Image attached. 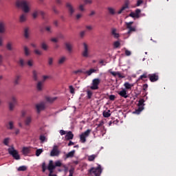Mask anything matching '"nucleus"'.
<instances>
[{"mask_svg": "<svg viewBox=\"0 0 176 176\" xmlns=\"http://www.w3.org/2000/svg\"><path fill=\"white\" fill-rule=\"evenodd\" d=\"M45 30L48 32V34H52L53 32V30H52V28L50 26L46 27Z\"/></svg>", "mask_w": 176, "mask_h": 176, "instance_id": "nucleus-57", "label": "nucleus"}, {"mask_svg": "<svg viewBox=\"0 0 176 176\" xmlns=\"http://www.w3.org/2000/svg\"><path fill=\"white\" fill-rule=\"evenodd\" d=\"M14 127L13 121H10L8 123V126H7V129H9L10 130H13V128Z\"/></svg>", "mask_w": 176, "mask_h": 176, "instance_id": "nucleus-40", "label": "nucleus"}, {"mask_svg": "<svg viewBox=\"0 0 176 176\" xmlns=\"http://www.w3.org/2000/svg\"><path fill=\"white\" fill-rule=\"evenodd\" d=\"M92 96H93V91H91V90H87V98L89 100H90Z\"/></svg>", "mask_w": 176, "mask_h": 176, "instance_id": "nucleus-38", "label": "nucleus"}, {"mask_svg": "<svg viewBox=\"0 0 176 176\" xmlns=\"http://www.w3.org/2000/svg\"><path fill=\"white\" fill-rule=\"evenodd\" d=\"M56 169V166L53 160H50L48 166H46V162H43L42 164V171L45 173L47 170L50 171V174H53L54 170Z\"/></svg>", "mask_w": 176, "mask_h": 176, "instance_id": "nucleus-3", "label": "nucleus"}, {"mask_svg": "<svg viewBox=\"0 0 176 176\" xmlns=\"http://www.w3.org/2000/svg\"><path fill=\"white\" fill-rule=\"evenodd\" d=\"M97 157L96 155H91L88 156V160L89 162H94V160Z\"/></svg>", "mask_w": 176, "mask_h": 176, "instance_id": "nucleus-39", "label": "nucleus"}, {"mask_svg": "<svg viewBox=\"0 0 176 176\" xmlns=\"http://www.w3.org/2000/svg\"><path fill=\"white\" fill-rule=\"evenodd\" d=\"M78 10H80V12H85V5L83 4H80L78 6Z\"/></svg>", "mask_w": 176, "mask_h": 176, "instance_id": "nucleus-51", "label": "nucleus"}, {"mask_svg": "<svg viewBox=\"0 0 176 176\" xmlns=\"http://www.w3.org/2000/svg\"><path fill=\"white\" fill-rule=\"evenodd\" d=\"M6 48L8 50H13L12 43H8L6 45Z\"/></svg>", "mask_w": 176, "mask_h": 176, "instance_id": "nucleus-46", "label": "nucleus"}, {"mask_svg": "<svg viewBox=\"0 0 176 176\" xmlns=\"http://www.w3.org/2000/svg\"><path fill=\"white\" fill-rule=\"evenodd\" d=\"M146 78H148V75L146 73H144L139 77L138 80H144V79H146Z\"/></svg>", "mask_w": 176, "mask_h": 176, "instance_id": "nucleus-41", "label": "nucleus"}, {"mask_svg": "<svg viewBox=\"0 0 176 176\" xmlns=\"http://www.w3.org/2000/svg\"><path fill=\"white\" fill-rule=\"evenodd\" d=\"M90 133H91V129H87L86 131L82 133V135H84L86 138L90 135Z\"/></svg>", "mask_w": 176, "mask_h": 176, "instance_id": "nucleus-34", "label": "nucleus"}, {"mask_svg": "<svg viewBox=\"0 0 176 176\" xmlns=\"http://www.w3.org/2000/svg\"><path fill=\"white\" fill-rule=\"evenodd\" d=\"M43 152V149L42 148H38L36 151V156H41V154Z\"/></svg>", "mask_w": 176, "mask_h": 176, "instance_id": "nucleus-44", "label": "nucleus"}, {"mask_svg": "<svg viewBox=\"0 0 176 176\" xmlns=\"http://www.w3.org/2000/svg\"><path fill=\"white\" fill-rule=\"evenodd\" d=\"M144 102H145V100L144 99H140L138 102V107H144Z\"/></svg>", "mask_w": 176, "mask_h": 176, "instance_id": "nucleus-48", "label": "nucleus"}, {"mask_svg": "<svg viewBox=\"0 0 176 176\" xmlns=\"http://www.w3.org/2000/svg\"><path fill=\"white\" fill-rule=\"evenodd\" d=\"M54 58L52 57L48 58V65H53Z\"/></svg>", "mask_w": 176, "mask_h": 176, "instance_id": "nucleus-58", "label": "nucleus"}, {"mask_svg": "<svg viewBox=\"0 0 176 176\" xmlns=\"http://www.w3.org/2000/svg\"><path fill=\"white\" fill-rule=\"evenodd\" d=\"M32 122V116H28L25 119V126H30L31 124V122Z\"/></svg>", "mask_w": 176, "mask_h": 176, "instance_id": "nucleus-21", "label": "nucleus"}, {"mask_svg": "<svg viewBox=\"0 0 176 176\" xmlns=\"http://www.w3.org/2000/svg\"><path fill=\"white\" fill-rule=\"evenodd\" d=\"M44 83L43 81H38L36 84V89L38 91H42L43 90Z\"/></svg>", "mask_w": 176, "mask_h": 176, "instance_id": "nucleus-17", "label": "nucleus"}, {"mask_svg": "<svg viewBox=\"0 0 176 176\" xmlns=\"http://www.w3.org/2000/svg\"><path fill=\"white\" fill-rule=\"evenodd\" d=\"M54 166H55V168L61 167V166H63V164L60 161H56V162H55Z\"/></svg>", "mask_w": 176, "mask_h": 176, "instance_id": "nucleus-50", "label": "nucleus"}, {"mask_svg": "<svg viewBox=\"0 0 176 176\" xmlns=\"http://www.w3.org/2000/svg\"><path fill=\"white\" fill-rule=\"evenodd\" d=\"M66 9L69 14V16H74V13H75V8L72 5V3L69 2H67L65 3Z\"/></svg>", "mask_w": 176, "mask_h": 176, "instance_id": "nucleus-8", "label": "nucleus"}, {"mask_svg": "<svg viewBox=\"0 0 176 176\" xmlns=\"http://www.w3.org/2000/svg\"><path fill=\"white\" fill-rule=\"evenodd\" d=\"M118 94L120 96V97H123V98H129V95H127V91L126 89H122L121 91L118 92Z\"/></svg>", "mask_w": 176, "mask_h": 176, "instance_id": "nucleus-14", "label": "nucleus"}, {"mask_svg": "<svg viewBox=\"0 0 176 176\" xmlns=\"http://www.w3.org/2000/svg\"><path fill=\"white\" fill-rule=\"evenodd\" d=\"M65 138L67 141H69V140H74V133H72V131L67 132V133L65 136Z\"/></svg>", "mask_w": 176, "mask_h": 176, "instance_id": "nucleus-19", "label": "nucleus"}, {"mask_svg": "<svg viewBox=\"0 0 176 176\" xmlns=\"http://www.w3.org/2000/svg\"><path fill=\"white\" fill-rule=\"evenodd\" d=\"M24 36L26 38H30L29 29L28 28L24 30Z\"/></svg>", "mask_w": 176, "mask_h": 176, "instance_id": "nucleus-35", "label": "nucleus"}, {"mask_svg": "<svg viewBox=\"0 0 176 176\" xmlns=\"http://www.w3.org/2000/svg\"><path fill=\"white\" fill-rule=\"evenodd\" d=\"M109 73L113 76H118V78H121L122 79L125 78V76H122V74H120V72H109Z\"/></svg>", "mask_w": 176, "mask_h": 176, "instance_id": "nucleus-18", "label": "nucleus"}, {"mask_svg": "<svg viewBox=\"0 0 176 176\" xmlns=\"http://www.w3.org/2000/svg\"><path fill=\"white\" fill-rule=\"evenodd\" d=\"M47 45L45 43H41V48L43 50H47Z\"/></svg>", "mask_w": 176, "mask_h": 176, "instance_id": "nucleus-49", "label": "nucleus"}, {"mask_svg": "<svg viewBox=\"0 0 176 176\" xmlns=\"http://www.w3.org/2000/svg\"><path fill=\"white\" fill-rule=\"evenodd\" d=\"M39 14H41V16H42V17H45V12H43L38 8H36L33 10L32 16L33 19H36L38 17V16H39Z\"/></svg>", "mask_w": 176, "mask_h": 176, "instance_id": "nucleus-10", "label": "nucleus"}, {"mask_svg": "<svg viewBox=\"0 0 176 176\" xmlns=\"http://www.w3.org/2000/svg\"><path fill=\"white\" fill-rule=\"evenodd\" d=\"M125 24L126 25L127 30H129V31L127 32L128 34H131V32H135V31H137L135 28L132 27L133 24H134V22H133V21L126 22Z\"/></svg>", "mask_w": 176, "mask_h": 176, "instance_id": "nucleus-11", "label": "nucleus"}, {"mask_svg": "<svg viewBox=\"0 0 176 176\" xmlns=\"http://www.w3.org/2000/svg\"><path fill=\"white\" fill-rule=\"evenodd\" d=\"M142 111H144V106H138V109L134 111V113L140 115Z\"/></svg>", "mask_w": 176, "mask_h": 176, "instance_id": "nucleus-27", "label": "nucleus"}, {"mask_svg": "<svg viewBox=\"0 0 176 176\" xmlns=\"http://www.w3.org/2000/svg\"><path fill=\"white\" fill-rule=\"evenodd\" d=\"M102 173L101 165H98L97 168H91L89 170L88 174L91 176H100Z\"/></svg>", "mask_w": 176, "mask_h": 176, "instance_id": "nucleus-5", "label": "nucleus"}, {"mask_svg": "<svg viewBox=\"0 0 176 176\" xmlns=\"http://www.w3.org/2000/svg\"><path fill=\"white\" fill-rule=\"evenodd\" d=\"M113 46L116 49H118V47H119V46H120V42H119V41L114 42Z\"/></svg>", "mask_w": 176, "mask_h": 176, "instance_id": "nucleus-55", "label": "nucleus"}, {"mask_svg": "<svg viewBox=\"0 0 176 176\" xmlns=\"http://www.w3.org/2000/svg\"><path fill=\"white\" fill-rule=\"evenodd\" d=\"M45 100L47 101V102H54V101L57 100V97L47 96Z\"/></svg>", "mask_w": 176, "mask_h": 176, "instance_id": "nucleus-23", "label": "nucleus"}, {"mask_svg": "<svg viewBox=\"0 0 176 176\" xmlns=\"http://www.w3.org/2000/svg\"><path fill=\"white\" fill-rule=\"evenodd\" d=\"M83 15L82 14H78L76 15V19L79 20V19L82 18Z\"/></svg>", "mask_w": 176, "mask_h": 176, "instance_id": "nucleus-64", "label": "nucleus"}, {"mask_svg": "<svg viewBox=\"0 0 176 176\" xmlns=\"http://www.w3.org/2000/svg\"><path fill=\"white\" fill-rule=\"evenodd\" d=\"M97 71H98V69H90L89 70L85 72V74H87V75H88V76H90V75H91V74H94Z\"/></svg>", "mask_w": 176, "mask_h": 176, "instance_id": "nucleus-25", "label": "nucleus"}, {"mask_svg": "<svg viewBox=\"0 0 176 176\" xmlns=\"http://www.w3.org/2000/svg\"><path fill=\"white\" fill-rule=\"evenodd\" d=\"M109 98L110 101H115V98H116V96L115 95H110L109 96Z\"/></svg>", "mask_w": 176, "mask_h": 176, "instance_id": "nucleus-60", "label": "nucleus"}, {"mask_svg": "<svg viewBox=\"0 0 176 176\" xmlns=\"http://www.w3.org/2000/svg\"><path fill=\"white\" fill-rule=\"evenodd\" d=\"M65 61H67V57L61 56L58 60V65H63V64H64V63H65Z\"/></svg>", "mask_w": 176, "mask_h": 176, "instance_id": "nucleus-20", "label": "nucleus"}, {"mask_svg": "<svg viewBox=\"0 0 176 176\" xmlns=\"http://www.w3.org/2000/svg\"><path fill=\"white\" fill-rule=\"evenodd\" d=\"M16 6L17 8H21L25 13H28L30 12V7H28V1L25 0H17L16 1Z\"/></svg>", "mask_w": 176, "mask_h": 176, "instance_id": "nucleus-2", "label": "nucleus"}, {"mask_svg": "<svg viewBox=\"0 0 176 176\" xmlns=\"http://www.w3.org/2000/svg\"><path fill=\"white\" fill-rule=\"evenodd\" d=\"M8 153L15 159V160H20V155H19V152L14 149V147H11L8 149Z\"/></svg>", "mask_w": 176, "mask_h": 176, "instance_id": "nucleus-6", "label": "nucleus"}, {"mask_svg": "<svg viewBox=\"0 0 176 176\" xmlns=\"http://www.w3.org/2000/svg\"><path fill=\"white\" fill-rule=\"evenodd\" d=\"M86 35V30L81 31L80 32V38H85V36Z\"/></svg>", "mask_w": 176, "mask_h": 176, "instance_id": "nucleus-59", "label": "nucleus"}, {"mask_svg": "<svg viewBox=\"0 0 176 176\" xmlns=\"http://www.w3.org/2000/svg\"><path fill=\"white\" fill-rule=\"evenodd\" d=\"M39 140H40L41 142L43 143L46 141V137L43 135H41Z\"/></svg>", "mask_w": 176, "mask_h": 176, "instance_id": "nucleus-47", "label": "nucleus"}, {"mask_svg": "<svg viewBox=\"0 0 176 176\" xmlns=\"http://www.w3.org/2000/svg\"><path fill=\"white\" fill-rule=\"evenodd\" d=\"M111 34L114 36V38H119L120 35L119 33H116V29L113 28L111 30Z\"/></svg>", "mask_w": 176, "mask_h": 176, "instance_id": "nucleus-32", "label": "nucleus"}, {"mask_svg": "<svg viewBox=\"0 0 176 176\" xmlns=\"http://www.w3.org/2000/svg\"><path fill=\"white\" fill-rule=\"evenodd\" d=\"M52 10L55 14H58V13H60V12L57 10V8L55 6H52Z\"/></svg>", "mask_w": 176, "mask_h": 176, "instance_id": "nucleus-56", "label": "nucleus"}, {"mask_svg": "<svg viewBox=\"0 0 176 176\" xmlns=\"http://www.w3.org/2000/svg\"><path fill=\"white\" fill-rule=\"evenodd\" d=\"M18 64L20 65V67H24V65H25V62L23 58H20L19 60L18 61Z\"/></svg>", "mask_w": 176, "mask_h": 176, "instance_id": "nucleus-33", "label": "nucleus"}, {"mask_svg": "<svg viewBox=\"0 0 176 176\" xmlns=\"http://www.w3.org/2000/svg\"><path fill=\"white\" fill-rule=\"evenodd\" d=\"M65 45L67 50H68L69 53H71L72 52V44L71 43H65Z\"/></svg>", "mask_w": 176, "mask_h": 176, "instance_id": "nucleus-24", "label": "nucleus"}, {"mask_svg": "<svg viewBox=\"0 0 176 176\" xmlns=\"http://www.w3.org/2000/svg\"><path fill=\"white\" fill-rule=\"evenodd\" d=\"M9 138H5L4 140H3V144H4V145H6V146H8V145H9Z\"/></svg>", "mask_w": 176, "mask_h": 176, "instance_id": "nucleus-54", "label": "nucleus"}, {"mask_svg": "<svg viewBox=\"0 0 176 176\" xmlns=\"http://www.w3.org/2000/svg\"><path fill=\"white\" fill-rule=\"evenodd\" d=\"M83 51L82 52V57L87 58L90 57V50H89V45L86 43H83Z\"/></svg>", "mask_w": 176, "mask_h": 176, "instance_id": "nucleus-7", "label": "nucleus"}, {"mask_svg": "<svg viewBox=\"0 0 176 176\" xmlns=\"http://www.w3.org/2000/svg\"><path fill=\"white\" fill-rule=\"evenodd\" d=\"M103 116L104 118H109V116H111V110L103 111Z\"/></svg>", "mask_w": 176, "mask_h": 176, "instance_id": "nucleus-36", "label": "nucleus"}, {"mask_svg": "<svg viewBox=\"0 0 176 176\" xmlns=\"http://www.w3.org/2000/svg\"><path fill=\"white\" fill-rule=\"evenodd\" d=\"M69 89L70 90L71 94H75V88H74V87L72 85H70L69 87Z\"/></svg>", "mask_w": 176, "mask_h": 176, "instance_id": "nucleus-53", "label": "nucleus"}, {"mask_svg": "<svg viewBox=\"0 0 176 176\" xmlns=\"http://www.w3.org/2000/svg\"><path fill=\"white\" fill-rule=\"evenodd\" d=\"M124 86L126 90H131V87H133L134 85L130 84L129 82H124Z\"/></svg>", "mask_w": 176, "mask_h": 176, "instance_id": "nucleus-26", "label": "nucleus"}, {"mask_svg": "<svg viewBox=\"0 0 176 176\" xmlns=\"http://www.w3.org/2000/svg\"><path fill=\"white\" fill-rule=\"evenodd\" d=\"M80 140L82 144H85V142H86V138L85 137V135H82L81 133V135H80Z\"/></svg>", "mask_w": 176, "mask_h": 176, "instance_id": "nucleus-43", "label": "nucleus"}, {"mask_svg": "<svg viewBox=\"0 0 176 176\" xmlns=\"http://www.w3.org/2000/svg\"><path fill=\"white\" fill-rule=\"evenodd\" d=\"M126 9H129V0H126L124 4V6L121 8L120 10L116 12V10L113 7H108L107 12L110 16H115V14H122L123 11L126 10Z\"/></svg>", "mask_w": 176, "mask_h": 176, "instance_id": "nucleus-1", "label": "nucleus"}, {"mask_svg": "<svg viewBox=\"0 0 176 176\" xmlns=\"http://www.w3.org/2000/svg\"><path fill=\"white\" fill-rule=\"evenodd\" d=\"M6 32V23L0 21V34H5Z\"/></svg>", "mask_w": 176, "mask_h": 176, "instance_id": "nucleus-13", "label": "nucleus"}, {"mask_svg": "<svg viewBox=\"0 0 176 176\" xmlns=\"http://www.w3.org/2000/svg\"><path fill=\"white\" fill-rule=\"evenodd\" d=\"M119 123V120H114V121H110L109 122V126H112V124H118Z\"/></svg>", "mask_w": 176, "mask_h": 176, "instance_id": "nucleus-52", "label": "nucleus"}, {"mask_svg": "<svg viewBox=\"0 0 176 176\" xmlns=\"http://www.w3.org/2000/svg\"><path fill=\"white\" fill-rule=\"evenodd\" d=\"M129 16L130 17H133V19H137V15H135V12H131L129 14Z\"/></svg>", "mask_w": 176, "mask_h": 176, "instance_id": "nucleus-63", "label": "nucleus"}, {"mask_svg": "<svg viewBox=\"0 0 176 176\" xmlns=\"http://www.w3.org/2000/svg\"><path fill=\"white\" fill-rule=\"evenodd\" d=\"M74 155H75V150H73L69 152L67 154H66V159H68L69 157H74Z\"/></svg>", "mask_w": 176, "mask_h": 176, "instance_id": "nucleus-29", "label": "nucleus"}, {"mask_svg": "<svg viewBox=\"0 0 176 176\" xmlns=\"http://www.w3.org/2000/svg\"><path fill=\"white\" fill-rule=\"evenodd\" d=\"M36 109L37 111V113H40L41 111H43V109H45V103L41 102L36 104Z\"/></svg>", "mask_w": 176, "mask_h": 176, "instance_id": "nucleus-16", "label": "nucleus"}, {"mask_svg": "<svg viewBox=\"0 0 176 176\" xmlns=\"http://www.w3.org/2000/svg\"><path fill=\"white\" fill-rule=\"evenodd\" d=\"M26 166H21L17 168V171H27Z\"/></svg>", "mask_w": 176, "mask_h": 176, "instance_id": "nucleus-37", "label": "nucleus"}, {"mask_svg": "<svg viewBox=\"0 0 176 176\" xmlns=\"http://www.w3.org/2000/svg\"><path fill=\"white\" fill-rule=\"evenodd\" d=\"M32 78L36 82L38 81V72L36 70L32 72Z\"/></svg>", "mask_w": 176, "mask_h": 176, "instance_id": "nucleus-30", "label": "nucleus"}, {"mask_svg": "<svg viewBox=\"0 0 176 176\" xmlns=\"http://www.w3.org/2000/svg\"><path fill=\"white\" fill-rule=\"evenodd\" d=\"M101 83L100 78H94L92 80V85L90 87L91 90H98V85Z\"/></svg>", "mask_w": 176, "mask_h": 176, "instance_id": "nucleus-9", "label": "nucleus"}, {"mask_svg": "<svg viewBox=\"0 0 176 176\" xmlns=\"http://www.w3.org/2000/svg\"><path fill=\"white\" fill-rule=\"evenodd\" d=\"M3 46V36L0 35V47Z\"/></svg>", "mask_w": 176, "mask_h": 176, "instance_id": "nucleus-61", "label": "nucleus"}, {"mask_svg": "<svg viewBox=\"0 0 176 176\" xmlns=\"http://www.w3.org/2000/svg\"><path fill=\"white\" fill-rule=\"evenodd\" d=\"M20 79H21V76L17 75L15 76L14 81L15 86H17V85H19L20 82Z\"/></svg>", "mask_w": 176, "mask_h": 176, "instance_id": "nucleus-28", "label": "nucleus"}, {"mask_svg": "<svg viewBox=\"0 0 176 176\" xmlns=\"http://www.w3.org/2000/svg\"><path fill=\"white\" fill-rule=\"evenodd\" d=\"M148 77L151 82H157L159 80V76L156 74H148Z\"/></svg>", "mask_w": 176, "mask_h": 176, "instance_id": "nucleus-12", "label": "nucleus"}, {"mask_svg": "<svg viewBox=\"0 0 176 176\" xmlns=\"http://www.w3.org/2000/svg\"><path fill=\"white\" fill-rule=\"evenodd\" d=\"M23 50L25 56H28L30 54V50L28 49V47L24 46Z\"/></svg>", "mask_w": 176, "mask_h": 176, "instance_id": "nucleus-42", "label": "nucleus"}, {"mask_svg": "<svg viewBox=\"0 0 176 176\" xmlns=\"http://www.w3.org/2000/svg\"><path fill=\"white\" fill-rule=\"evenodd\" d=\"M30 152H31V150L28 147H23L22 149V153L25 156H27V155H28V153H30Z\"/></svg>", "mask_w": 176, "mask_h": 176, "instance_id": "nucleus-22", "label": "nucleus"}, {"mask_svg": "<svg viewBox=\"0 0 176 176\" xmlns=\"http://www.w3.org/2000/svg\"><path fill=\"white\" fill-rule=\"evenodd\" d=\"M19 105V100H17V98L14 96H11L10 100L8 102V109L11 112L14 111V108Z\"/></svg>", "mask_w": 176, "mask_h": 176, "instance_id": "nucleus-4", "label": "nucleus"}, {"mask_svg": "<svg viewBox=\"0 0 176 176\" xmlns=\"http://www.w3.org/2000/svg\"><path fill=\"white\" fill-rule=\"evenodd\" d=\"M140 13H141V10L136 9L135 11V14L136 16V19H140Z\"/></svg>", "mask_w": 176, "mask_h": 176, "instance_id": "nucleus-45", "label": "nucleus"}, {"mask_svg": "<svg viewBox=\"0 0 176 176\" xmlns=\"http://www.w3.org/2000/svg\"><path fill=\"white\" fill-rule=\"evenodd\" d=\"M25 20H27V14H21L19 18V21H21V23H23V21H25Z\"/></svg>", "mask_w": 176, "mask_h": 176, "instance_id": "nucleus-31", "label": "nucleus"}, {"mask_svg": "<svg viewBox=\"0 0 176 176\" xmlns=\"http://www.w3.org/2000/svg\"><path fill=\"white\" fill-rule=\"evenodd\" d=\"M34 53H35V54H37L38 56H42V52H41L38 50H35Z\"/></svg>", "mask_w": 176, "mask_h": 176, "instance_id": "nucleus-62", "label": "nucleus"}, {"mask_svg": "<svg viewBox=\"0 0 176 176\" xmlns=\"http://www.w3.org/2000/svg\"><path fill=\"white\" fill-rule=\"evenodd\" d=\"M60 155V151L57 148V146H55L53 149L51 151L50 156L54 157V156H58Z\"/></svg>", "mask_w": 176, "mask_h": 176, "instance_id": "nucleus-15", "label": "nucleus"}]
</instances>
